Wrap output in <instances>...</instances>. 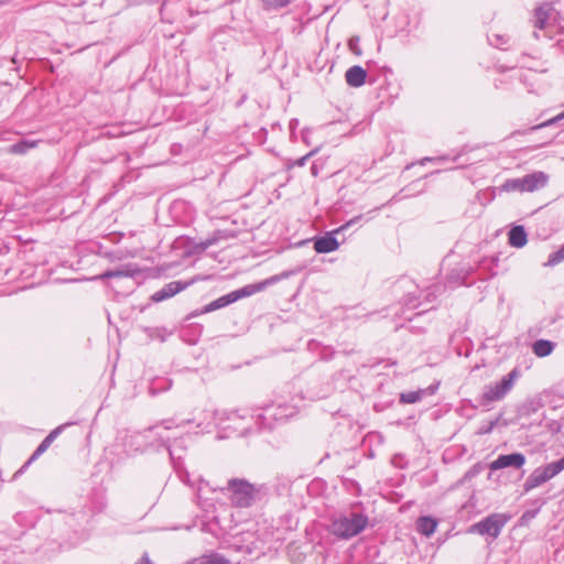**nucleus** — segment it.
Listing matches in <instances>:
<instances>
[{
  "mask_svg": "<svg viewBox=\"0 0 564 564\" xmlns=\"http://www.w3.org/2000/svg\"><path fill=\"white\" fill-rule=\"evenodd\" d=\"M221 491H230L229 499L232 506L238 508H248L252 506L256 500L264 494V486H254L246 479L232 478L227 482V487L221 488Z\"/></svg>",
  "mask_w": 564,
  "mask_h": 564,
  "instance_id": "1",
  "label": "nucleus"
},
{
  "mask_svg": "<svg viewBox=\"0 0 564 564\" xmlns=\"http://www.w3.org/2000/svg\"><path fill=\"white\" fill-rule=\"evenodd\" d=\"M368 522V517L362 513L340 514L332 520L329 532L338 539L349 540L361 533Z\"/></svg>",
  "mask_w": 564,
  "mask_h": 564,
  "instance_id": "2",
  "label": "nucleus"
},
{
  "mask_svg": "<svg viewBox=\"0 0 564 564\" xmlns=\"http://www.w3.org/2000/svg\"><path fill=\"white\" fill-rule=\"evenodd\" d=\"M564 470V456L558 460L551 462L546 465L536 467L525 479L523 484V494H528L538 488L552 478L556 477Z\"/></svg>",
  "mask_w": 564,
  "mask_h": 564,
  "instance_id": "3",
  "label": "nucleus"
},
{
  "mask_svg": "<svg viewBox=\"0 0 564 564\" xmlns=\"http://www.w3.org/2000/svg\"><path fill=\"white\" fill-rule=\"evenodd\" d=\"M518 377L519 371L514 368L505 376L501 381L485 386L484 392L479 399L480 405L488 406L492 402L502 400L508 392L511 391Z\"/></svg>",
  "mask_w": 564,
  "mask_h": 564,
  "instance_id": "4",
  "label": "nucleus"
},
{
  "mask_svg": "<svg viewBox=\"0 0 564 564\" xmlns=\"http://www.w3.org/2000/svg\"><path fill=\"white\" fill-rule=\"evenodd\" d=\"M509 520L510 516L506 513H491L482 520L471 524L468 532L497 539Z\"/></svg>",
  "mask_w": 564,
  "mask_h": 564,
  "instance_id": "5",
  "label": "nucleus"
},
{
  "mask_svg": "<svg viewBox=\"0 0 564 564\" xmlns=\"http://www.w3.org/2000/svg\"><path fill=\"white\" fill-rule=\"evenodd\" d=\"M191 422H192V420H186V421H182L181 423L175 424L174 420H171V419L164 420V421H162L161 424H156V425L150 427L149 432L153 433V435L161 441L162 445H164L166 447V449L169 451V454H170V457L172 458V460H175L176 458L177 459L181 458V453H177L178 452V443H181V442L175 440L174 443L171 445L169 443L171 440V436L167 434V432L171 431L173 427H180V426H183ZM182 451H183V448L180 445V452H182Z\"/></svg>",
  "mask_w": 564,
  "mask_h": 564,
  "instance_id": "6",
  "label": "nucleus"
},
{
  "mask_svg": "<svg viewBox=\"0 0 564 564\" xmlns=\"http://www.w3.org/2000/svg\"><path fill=\"white\" fill-rule=\"evenodd\" d=\"M278 280H279L278 276H272V278H270V279H268L265 281H262V282H259V283H256V284L245 285L241 289L235 290V291H232V292H230L228 294H225V295L220 296L221 297V302L225 304V306H227L229 304L235 303L236 301H238L240 299H243V297H247V296H251L254 293L264 290L267 285H269L272 282L278 281Z\"/></svg>",
  "mask_w": 564,
  "mask_h": 564,
  "instance_id": "7",
  "label": "nucleus"
},
{
  "mask_svg": "<svg viewBox=\"0 0 564 564\" xmlns=\"http://www.w3.org/2000/svg\"><path fill=\"white\" fill-rule=\"evenodd\" d=\"M278 280H279L278 276H272V278H270V279H268L265 281H262V282H259V283H256V284L245 285L241 289L235 290V291H232V292H230L228 294H225V295L220 296L221 297V302L225 304V306H227L229 304L235 303L236 301H238L240 299H243V297H247V296H251L254 293L264 290L267 285H269L272 282L278 281Z\"/></svg>",
  "mask_w": 564,
  "mask_h": 564,
  "instance_id": "8",
  "label": "nucleus"
},
{
  "mask_svg": "<svg viewBox=\"0 0 564 564\" xmlns=\"http://www.w3.org/2000/svg\"><path fill=\"white\" fill-rule=\"evenodd\" d=\"M352 223H355V219H351L347 224L343 225L338 229L332 232H326L324 236L316 237L314 239V249L317 253H328L333 252L338 249L339 242L335 238V234L346 229L349 227Z\"/></svg>",
  "mask_w": 564,
  "mask_h": 564,
  "instance_id": "9",
  "label": "nucleus"
},
{
  "mask_svg": "<svg viewBox=\"0 0 564 564\" xmlns=\"http://www.w3.org/2000/svg\"><path fill=\"white\" fill-rule=\"evenodd\" d=\"M525 462L527 458L522 453L502 454L490 463L489 468L491 470H498L508 467L520 469L524 466Z\"/></svg>",
  "mask_w": 564,
  "mask_h": 564,
  "instance_id": "10",
  "label": "nucleus"
},
{
  "mask_svg": "<svg viewBox=\"0 0 564 564\" xmlns=\"http://www.w3.org/2000/svg\"><path fill=\"white\" fill-rule=\"evenodd\" d=\"M196 279H192L189 281H172L165 284L161 290L154 292L151 296L153 302H162L167 300L181 291L185 290L189 285H192Z\"/></svg>",
  "mask_w": 564,
  "mask_h": 564,
  "instance_id": "11",
  "label": "nucleus"
},
{
  "mask_svg": "<svg viewBox=\"0 0 564 564\" xmlns=\"http://www.w3.org/2000/svg\"><path fill=\"white\" fill-rule=\"evenodd\" d=\"M524 192H534L543 188L549 182V175L542 171H536L521 177Z\"/></svg>",
  "mask_w": 564,
  "mask_h": 564,
  "instance_id": "12",
  "label": "nucleus"
},
{
  "mask_svg": "<svg viewBox=\"0 0 564 564\" xmlns=\"http://www.w3.org/2000/svg\"><path fill=\"white\" fill-rule=\"evenodd\" d=\"M73 423H65L62 425H58L54 430H52L48 435L41 442V444L36 447V449L33 452L31 457L28 459V464H32L34 460H36L43 453L47 451V448L51 446V444L56 440V437L64 431L65 427L72 425Z\"/></svg>",
  "mask_w": 564,
  "mask_h": 564,
  "instance_id": "13",
  "label": "nucleus"
},
{
  "mask_svg": "<svg viewBox=\"0 0 564 564\" xmlns=\"http://www.w3.org/2000/svg\"><path fill=\"white\" fill-rule=\"evenodd\" d=\"M367 72L359 65H354L346 70L345 79L350 87H361L366 83Z\"/></svg>",
  "mask_w": 564,
  "mask_h": 564,
  "instance_id": "14",
  "label": "nucleus"
},
{
  "mask_svg": "<svg viewBox=\"0 0 564 564\" xmlns=\"http://www.w3.org/2000/svg\"><path fill=\"white\" fill-rule=\"evenodd\" d=\"M509 245L514 248H522L528 242V236L523 226H513L508 234Z\"/></svg>",
  "mask_w": 564,
  "mask_h": 564,
  "instance_id": "15",
  "label": "nucleus"
},
{
  "mask_svg": "<svg viewBox=\"0 0 564 564\" xmlns=\"http://www.w3.org/2000/svg\"><path fill=\"white\" fill-rule=\"evenodd\" d=\"M551 8L549 6H541L535 9L533 18V26L536 30H545L549 25V13Z\"/></svg>",
  "mask_w": 564,
  "mask_h": 564,
  "instance_id": "16",
  "label": "nucleus"
},
{
  "mask_svg": "<svg viewBox=\"0 0 564 564\" xmlns=\"http://www.w3.org/2000/svg\"><path fill=\"white\" fill-rule=\"evenodd\" d=\"M187 564H230L229 560L219 553H209L191 560Z\"/></svg>",
  "mask_w": 564,
  "mask_h": 564,
  "instance_id": "17",
  "label": "nucleus"
},
{
  "mask_svg": "<svg viewBox=\"0 0 564 564\" xmlns=\"http://www.w3.org/2000/svg\"><path fill=\"white\" fill-rule=\"evenodd\" d=\"M555 344L547 339H538L532 345V350L538 357H546L554 350Z\"/></svg>",
  "mask_w": 564,
  "mask_h": 564,
  "instance_id": "18",
  "label": "nucleus"
},
{
  "mask_svg": "<svg viewBox=\"0 0 564 564\" xmlns=\"http://www.w3.org/2000/svg\"><path fill=\"white\" fill-rule=\"evenodd\" d=\"M138 271L129 267L121 270H108L100 275L93 278L94 280H105L110 278H132Z\"/></svg>",
  "mask_w": 564,
  "mask_h": 564,
  "instance_id": "19",
  "label": "nucleus"
},
{
  "mask_svg": "<svg viewBox=\"0 0 564 564\" xmlns=\"http://www.w3.org/2000/svg\"><path fill=\"white\" fill-rule=\"evenodd\" d=\"M545 499L543 498H539V499H535L531 502V505H534L535 508L534 509H530V510H527L522 513V516L520 517V524L521 525H525L528 524L530 521H532L540 512V509L543 505H545Z\"/></svg>",
  "mask_w": 564,
  "mask_h": 564,
  "instance_id": "20",
  "label": "nucleus"
},
{
  "mask_svg": "<svg viewBox=\"0 0 564 564\" xmlns=\"http://www.w3.org/2000/svg\"><path fill=\"white\" fill-rule=\"evenodd\" d=\"M437 527V522L435 519L431 517H421L417 520V530L423 535L430 536L432 535Z\"/></svg>",
  "mask_w": 564,
  "mask_h": 564,
  "instance_id": "21",
  "label": "nucleus"
},
{
  "mask_svg": "<svg viewBox=\"0 0 564 564\" xmlns=\"http://www.w3.org/2000/svg\"><path fill=\"white\" fill-rule=\"evenodd\" d=\"M36 144H37V141L21 140L11 145V152L15 153V154H24L30 149L35 148Z\"/></svg>",
  "mask_w": 564,
  "mask_h": 564,
  "instance_id": "22",
  "label": "nucleus"
},
{
  "mask_svg": "<svg viewBox=\"0 0 564 564\" xmlns=\"http://www.w3.org/2000/svg\"><path fill=\"white\" fill-rule=\"evenodd\" d=\"M425 395V390L408 391L400 394V402L405 404H412L422 399Z\"/></svg>",
  "mask_w": 564,
  "mask_h": 564,
  "instance_id": "23",
  "label": "nucleus"
},
{
  "mask_svg": "<svg viewBox=\"0 0 564 564\" xmlns=\"http://www.w3.org/2000/svg\"><path fill=\"white\" fill-rule=\"evenodd\" d=\"M501 191L503 192H520L523 193V186L521 182V177L519 178H508L501 185Z\"/></svg>",
  "mask_w": 564,
  "mask_h": 564,
  "instance_id": "24",
  "label": "nucleus"
},
{
  "mask_svg": "<svg viewBox=\"0 0 564 564\" xmlns=\"http://www.w3.org/2000/svg\"><path fill=\"white\" fill-rule=\"evenodd\" d=\"M223 238H224V236H223L221 231H215L213 234V236H210L206 240H203L199 243H197L195 246V249L198 250V251H205L207 248H209L210 246L217 243Z\"/></svg>",
  "mask_w": 564,
  "mask_h": 564,
  "instance_id": "25",
  "label": "nucleus"
},
{
  "mask_svg": "<svg viewBox=\"0 0 564 564\" xmlns=\"http://www.w3.org/2000/svg\"><path fill=\"white\" fill-rule=\"evenodd\" d=\"M292 0H262L263 8L268 11L279 10L291 3Z\"/></svg>",
  "mask_w": 564,
  "mask_h": 564,
  "instance_id": "26",
  "label": "nucleus"
},
{
  "mask_svg": "<svg viewBox=\"0 0 564 564\" xmlns=\"http://www.w3.org/2000/svg\"><path fill=\"white\" fill-rule=\"evenodd\" d=\"M562 261H564V245L557 251L552 252L549 256L546 265L553 267V265L558 264Z\"/></svg>",
  "mask_w": 564,
  "mask_h": 564,
  "instance_id": "27",
  "label": "nucleus"
},
{
  "mask_svg": "<svg viewBox=\"0 0 564 564\" xmlns=\"http://www.w3.org/2000/svg\"><path fill=\"white\" fill-rule=\"evenodd\" d=\"M359 42H360L359 36H352L348 41L349 51L357 56H360L362 54V51L359 46Z\"/></svg>",
  "mask_w": 564,
  "mask_h": 564,
  "instance_id": "28",
  "label": "nucleus"
},
{
  "mask_svg": "<svg viewBox=\"0 0 564 564\" xmlns=\"http://www.w3.org/2000/svg\"><path fill=\"white\" fill-rule=\"evenodd\" d=\"M317 152V149L315 150H312L311 152H308L307 154L303 155L302 158L291 162L288 164V167H294V166H304L307 162V160L313 156L315 153Z\"/></svg>",
  "mask_w": 564,
  "mask_h": 564,
  "instance_id": "29",
  "label": "nucleus"
},
{
  "mask_svg": "<svg viewBox=\"0 0 564 564\" xmlns=\"http://www.w3.org/2000/svg\"><path fill=\"white\" fill-rule=\"evenodd\" d=\"M223 307H225V304L221 302V297H218L215 301L210 302L209 304L205 305L204 308L202 310V313L214 312Z\"/></svg>",
  "mask_w": 564,
  "mask_h": 564,
  "instance_id": "30",
  "label": "nucleus"
},
{
  "mask_svg": "<svg viewBox=\"0 0 564 564\" xmlns=\"http://www.w3.org/2000/svg\"><path fill=\"white\" fill-rule=\"evenodd\" d=\"M563 119H564V111L558 113L557 116H555V117H553V118H551V119L540 123V124H536V126L532 127V130H538V129H541V128H544V127L552 126V124H554V123H556V122H558V121H561Z\"/></svg>",
  "mask_w": 564,
  "mask_h": 564,
  "instance_id": "31",
  "label": "nucleus"
},
{
  "mask_svg": "<svg viewBox=\"0 0 564 564\" xmlns=\"http://www.w3.org/2000/svg\"><path fill=\"white\" fill-rule=\"evenodd\" d=\"M451 160L448 155H442L436 158L425 156L420 161V164L424 165L426 162H445ZM457 156L452 158V161H456Z\"/></svg>",
  "mask_w": 564,
  "mask_h": 564,
  "instance_id": "32",
  "label": "nucleus"
},
{
  "mask_svg": "<svg viewBox=\"0 0 564 564\" xmlns=\"http://www.w3.org/2000/svg\"><path fill=\"white\" fill-rule=\"evenodd\" d=\"M499 419H500V417H497L496 420L490 421L486 427H482V429L479 431V433H480V434H487V433H490V432L495 429V426L497 425V423H498Z\"/></svg>",
  "mask_w": 564,
  "mask_h": 564,
  "instance_id": "33",
  "label": "nucleus"
},
{
  "mask_svg": "<svg viewBox=\"0 0 564 564\" xmlns=\"http://www.w3.org/2000/svg\"><path fill=\"white\" fill-rule=\"evenodd\" d=\"M405 305L412 308H416L419 303L416 302V296L409 294L405 299Z\"/></svg>",
  "mask_w": 564,
  "mask_h": 564,
  "instance_id": "34",
  "label": "nucleus"
},
{
  "mask_svg": "<svg viewBox=\"0 0 564 564\" xmlns=\"http://www.w3.org/2000/svg\"><path fill=\"white\" fill-rule=\"evenodd\" d=\"M496 42L490 40V43L497 47H500L507 43V40L502 35H495Z\"/></svg>",
  "mask_w": 564,
  "mask_h": 564,
  "instance_id": "35",
  "label": "nucleus"
},
{
  "mask_svg": "<svg viewBox=\"0 0 564 564\" xmlns=\"http://www.w3.org/2000/svg\"><path fill=\"white\" fill-rule=\"evenodd\" d=\"M134 564H154V563L150 560L149 554L145 552V553H143L141 558Z\"/></svg>",
  "mask_w": 564,
  "mask_h": 564,
  "instance_id": "36",
  "label": "nucleus"
},
{
  "mask_svg": "<svg viewBox=\"0 0 564 564\" xmlns=\"http://www.w3.org/2000/svg\"><path fill=\"white\" fill-rule=\"evenodd\" d=\"M204 486L208 487V482H205V481L200 480V484H199V486L197 488V498L199 500H202V498H203Z\"/></svg>",
  "mask_w": 564,
  "mask_h": 564,
  "instance_id": "37",
  "label": "nucleus"
},
{
  "mask_svg": "<svg viewBox=\"0 0 564 564\" xmlns=\"http://www.w3.org/2000/svg\"><path fill=\"white\" fill-rule=\"evenodd\" d=\"M438 388V383L430 386L427 389H425V394H433Z\"/></svg>",
  "mask_w": 564,
  "mask_h": 564,
  "instance_id": "38",
  "label": "nucleus"
},
{
  "mask_svg": "<svg viewBox=\"0 0 564 564\" xmlns=\"http://www.w3.org/2000/svg\"><path fill=\"white\" fill-rule=\"evenodd\" d=\"M436 297L434 291H429L426 294V301L432 302Z\"/></svg>",
  "mask_w": 564,
  "mask_h": 564,
  "instance_id": "39",
  "label": "nucleus"
},
{
  "mask_svg": "<svg viewBox=\"0 0 564 564\" xmlns=\"http://www.w3.org/2000/svg\"><path fill=\"white\" fill-rule=\"evenodd\" d=\"M264 412H265V414L264 415H259V417L265 419L267 415H270V416L271 415H275L274 413H272V408H267Z\"/></svg>",
  "mask_w": 564,
  "mask_h": 564,
  "instance_id": "40",
  "label": "nucleus"
},
{
  "mask_svg": "<svg viewBox=\"0 0 564 564\" xmlns=\"http://www.w3.org/2000/svg\"><path fill=\"white\" fill-rule=\"evenodd\" d=\"M297 124H299V120L297 119H292L290 121V129L294 130L297 127Z\"/></svg>",
  "mask_w": 564,
  "mask_h": 564,
  "instance_id": "41",
  "label": "nucleus"
},
{
  "mask_svg": "<svg viewBox=\"0 0 564 564\" xmlns=\"http://www.w3.org/2000/svg\"><path fill=\"white\" fill-rule=\"evenodd\" d=\"M311 173H312V175L317 176V174H318V170H317L316 164H313V165L311 166Z\"/></svg>",
  "mask_w": 564,
  "mask_h": 564,
  "instance_id": "42",
  "label": "nucleus"
},
{
  "mask_svg": "<svg viewBox=\"0 0 564 564\" xmlns=\"http://www.w3.org/2000/svg\"><path fill=\"white\" fill-rule=\"evenodd\" d=\"M31 464H28V460L25 464L20 468L19 473H23Z\"/></svg>",
  "mask_w": 564,
  "mask_h": 564,
  "instance_id": "43",
  "label": "nucleus"
},
{
  "mask_svg": "<svg viewBox=\"0 0 564 564\" xmlns=\"http://www.w3.org/2000/svg\"><path fill=\"white\" fill-rule=\"evenodd\" d=\"M474 476V473L471 470H468L466 474H465V479H468L470 477Z\"/></svg>",
  "mask_w": 564,
  "mask_h": 564,
  "instance_id": "44",
  "label": "nucleus"
},
{
  "mask_svg": "<svg viewBox=\"0 0 564 564\" xmlns=\"http://www.w3.org/2000/svg\"><path fill=\"white\" fill-rule=\"evenodd\" d=\"M533 36H534L536 40H539V39H540V34H539V32L534 31V32H533Z\"/></svg>",
  "mask_w": 564,
  "mask_h": 564,
  "instance_id": "45",
  "label": "nucleus"
},
{
  "mask_svg": "<svg viewBox=\"0 0 564 564\" xmlns=\"http://www.w3.org/2000/svg\"><path fill=\"white\" fill-rule=\"evenodd\" d=\"M159 337L161 338V340H164V336H162V334H159Z\"/></svg>",
  "mask_w": 564,
  "mask_h": 564,
  "instance_id": "46",
  "label": "nucleus"
},
{
  "mask_svg": "<svg viewBox=\"0 0 564 564\" xmlns=\"http://www.w3.org/2000/svg\"><path fill=\"white\" fill-rule=\"evenodd\" d=\"M159 337L161 338V340H164V336H162V334H159Z\"/></svg>",
  "mask_w": 564,
  "mask_h": 564,
  "instance_id": "47",
  "label": "nucleus"
},
{
  "mask_svg": "<svg viewBox=\"0 0 564 564\" xmlns=\"http://www.w3.org/2000/svg\"><path fill=\"white\" fill-rule=\"evenodd\" d=\"M1 3H2V2L0 1V4H1Z\"/></svg>",
  "mask_w": 564,
  "mask_h": 564,
  "instance_id": "48",
  "label": "nucleus"
}]
</instances>
